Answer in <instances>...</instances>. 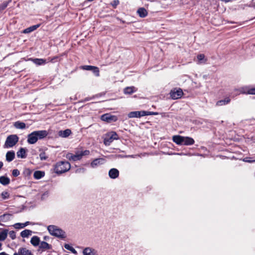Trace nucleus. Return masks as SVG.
<instances>
[{
  "instance_id": "1",
  "label": "nucleus",
  "mask_w": 255,
  "mask_h": 255,
  "mask_svg": "<svg viewBox=\"0 0 255 255\" xmlns=\"http://www.w3.org/2000/svg\"><path fill=\"white\" fill-rule=\"evenodd\" d=\"M48 133L45 130L34 131L27 135V142L29 144L35 143L38 139L45 137Z\"/></svg>"
},
{
  "instance_id": "2",
  "label": "nucleus",
  "mask_w": 255,
  "mask_h": 255,
  "mask_svg": "<svg viewBox=\"0 0 255 255\" xmlns=\"http://www.w3.org/2000/svg\"><path fill=\"white\" fill-rule=\"evenodd\" d=\"M47 229L49 233L52 236L61 239H64L66 237L65 231L56 225H49L47 226Z\"/></svg>"
},
{
  "instance_id": "3",
  "label": "nucleus",
  "mask_w": 255,
  "mask_h": 255,
  "mask_svg": "<svg viewBox=\"0 0 255 255\" xmlns=\"http://www.w3.org/2000/svg\"><path fill=\"white\" fill-rule=\"evenodd\" d=\"M71 165L68 161H61L54 165V172L57 174H61L70 170Z\"/></svg>"
},
{
  "instance_id": "4",
  "label": "nucleus",
  "mask_w": 255,
  "mask_h": 255,
  "mask_svg": "<svg viewBox=\"0 0 255 255\" xmlns=\"http://www.w3.org/2000/svg\"><path fill=\"white\" fill-rule=\"evenodd\" d=\"M18 137L16 134L8 136L4 143V148H10L14 146L18 141Z\"/></svg>"
},
{
  "instance_id": "5",
  "label": "nucleus",
  "mask_w": 255,
  "mask_h": 255,
  "mask_svg": "<svg viewBox=\"0 0 255 255\" xmlns=\"http://www.w3.org/2000/svg\"><path fill=\"white\" fill-rule=\"evenodd\" d=\"M118 135L115 131H112L106 135L104 140V143L106 146H109L113 142L114 140L118 139Z\"/></svg>"
},
{
  "instance_id": "6",
  "label": "nucleus",
  "mask_w": 255,
  "mask_h": 255,
  "mask_svg": "<svg viewBox=\"0 0 255 255\" xmlns=\"http://www.w3.org/2000/svg\"><path fill=\"white\" fill-rule=\"evenodd\" d=\"M66 157L70 161H76L80 160L82 158L80 151H77L75 154L68 153L66 154Z\"/></svg>"
},
{
  "instance_id": "7",
  "label": "nucleus",
  "mask_w": 255,
  "mask_h": 255,
  "mask_svg": "<svg viewBox=\"0 0 255 255\" xmlns=\"http://www.w3.org/2000/svg\"><path fill=\"white\" fill-rule=\"evenodd\" d=\"M101 119L103 121L106 122L107 123H112L116 122L118 120L117 116L112 115L110 114H105L101 116Z\"/></svg>"
},
{
  "instance_id": "8",
  "label": "nucleus",
  "mask_w": 255,
  "mask_h": 255,
  "mask_svg": "<svg viewBox=\"0 0 255 255\" xmlns=\"http://www.w3.org/2000/svg\"><path fill=\"white\" fill-rule=\"evenodd\" d=\"M235 91L239 92L236 95L242 94H248L255 95V88L249 89L247 87H243L239 89H235Z\"/></svg>"
},
{
  "instance_id": "9",
  "label": "nucleus",
  "mask_w": 255,
  "mask_h": 255,
  "mask_svg": "<svg viewBox=\"0 0 255 255\" xmlns=\"http://www.w3.org/2000/svg\"><path fill=\"white\" fill-rule=\"evenodd\" d=\"M106 162L105 159L103 158H98L94 159L91 163V167L95 168L101 165L104 164Z\"/></svg>"
},
{
  "instance_id": "10",
  "label": "nucleus",
  "mask_w": 255,
  "mask_h": 255,
  "mask_svg": "<svg viewBox=\"0 0 255 255\" xmlns=\"http://www.w3.org/2000/svg\"><path fill=\"white\" fill-rule=\"evenodd\" d=\"M128 118H140L145 116V111L130 112L128 114Z\"/></svg>"
},
{
  "instance_id": "11",
  "label": "nucleus",
  "mask_w": 255,
  "mask_h": 255,
  "mask_svg": "<svg viewBox=\"0 0 255 255\" xmlns=\"http://www.w3.org/2000/svg\"><path fill=\"white\" fill-rule=\"evenodd\" d=\"M183 91L181 89H174L170 92V97L172 99L180 98L183 95Z\"/></svg>"
},
{
  "instance_id": "12",
  "label": "nucleus",
  "mask_w": 255,
  "mask_h": 255,
  "mask_svg": "<svg viewBox=\"0 0 255 255\" xmlns=\"http://www.w3.org/2000/svg\"><path fill=\"white\" fill-rule=\"evenodd\" d=\"M108 174L110 178L115 179L119 177V171L117 169L113 168L109 171Z\"/></svg>"
},
{
  "instance_id": "13",
  "label": "nucleus",
  "mask_w": 255,
  "mask_h": 255,
  "mask_svg": "<svg viewBox=\"0 0 255 255\" xmlns=\"http://www.w3.org/2000/svg\"><path fill=\"white\" fill-rule=\"evenodd\" d=\"M83 255H98L97 251L90 247H87L83 251Z\"/></svg>"
},
{
  "instance_id": "14",
  "label": "nucleus",
  "mask_w": 255,
  "mask_h": 255,
  "mask_svg": "<svg viewBox=\"0 0 255 255\" xmlns=\"http://www.w3.org/2000/svg\"><path fill=\"white\" fill-rule=\"evenodd\" d=\"M184 136L180 135H174L172 137L173 141L178 145H183Z\"/></svg>"
},
{
  "instance_id": "15",
  "label": "nucleus",
  "mask_w": 255,
  "mask_h": 255,
  "mask_svg": "<svg viewBox=\"0 0 255 255\" xmlns=\"http://www.w3.org/2000/svg\"><path fill=\"white\" fill-rule=\"evenodd\" d=\"M39 248L42 251L46 250H49L51 248V246L45 242H41L39 245Z\"/></svg>"
},
{
  "instance_id": "16",
  "label": "nucleus",
  "mask_w": 255,
  "mask_h": 255,
  "mask_svg": "<svg viewBox=\"0 0 255 255\" xmlns=\"http://www.w3.org/2000/svg\"><path fill=\"white\" fill-rule=\"evenodd\" d=\"M183 145H190L194 143V140L190 137L184 136Z\"/></svg>"
},
{
  "instance_id": "17",
  "label": "nucleus",
  "mask_w": 255,
  "mask_h": 255,
  "mask_svg": "<svg viewBox=\"0 0 255 255\" xmlns=\"http://www.w3.org/2000/svg\"><path fill=\"white\" fill-rule=\"evenodd\" d=\"M71 131L69 129H66L64 130H60L58 132V135L62 137H67L70 135Z\"/></svg>"
},
{
  "instance_id": "18",
  "label": "nucleus",
  "mask_w": 255,
  "mask_h": 255,
  "mask_svg": "<svg viewBox=\"0 0 255 255\" xmlns=\"http://www.w3.org/2000/svg\"><path fill=\"white\" fill-rule=\"evenodd\" d=\"M15 157V153L13 151H9L6 153V160L8 162L12 161Z\"/></svg>"
},
{
  "instance_id": "19",
  "label": "nucleus",
  "mask_w": 255,
  "mask_h": 255,
  "mask_svg": "<svg viewBox=\"0 0 255 255\" xmlns=\"http://www.w3.org/2000/svg\"><path fill=\"white\" fill-rule=\"evenodd\" d=\"M40 26V24H36L34 25H32L31 26H30L23 31V33H30L35 30H36L37 28H38Z\"/></svg>"
},
{
  "instance_id": "20",
  "label": "nucleus",
  "mask_w": 255,
  "mask_h": 255,
  "mask_svg": "<svg viewBox=\"0 0 255 255\" xmlns=\"http://www.w3.org/2000/svg\"><path fill=\"white\" fill-rule=\"evenodd\" d=\"M30 243L34 247L39 246L40 243V238L36 236H33L31 239Z\"/></svg>"
},
{
  "instance_id": "21",
  "label": "nucleus",
  "mask_w": 255,
  "mask_h": 255,
  "mask_svg": "<svg viewBox=\"0 0 255 255\" xmlns=\"http://www.w3.org/2000/svg\"><path fill=\"white\" fill-rule=\"evenodd\" d=\"M231 101L229 97H226L224 100H221L217 102V105L221 106L229 104Z\"/></svg>"
},
{
  "instance_id": "22",
  "label": "nucleus",
  "mask_w": 255,
  "mask_h": 255,
  "mask_svg": "<svg viewBox=\"0 0 255 255\" xmlns=\"http://www.w3.org/2000/svg\"><path fill=\"white\" fill-rule=\"evenodd\" d=\"M17 156L19 158H24L26 157V151L24 148H20L16 153Z\"/></svg>"
},
{
  "instance_id": "23",
  "label": "nucleus",
  "mask_w": 255,
  "mask_h": 255,
  "mask_svg": "<svg viewBox=\"0 0 255 255\" xmlns=\"http://www.w3.org/2000/svg\"><path fill=\"white\" fill-rule=\"evenodd\" d=\"M138 14L140 17H144L147 14L146 10L143 7L139 8L137 11Z\"/></svg>"
},
{
  "instance_id": "24",
  "label": "nucleus",
  "mask_w": 255,
  "mask_h": 255,
  "mask_svg": "<svg viewBox=\"0 0 255 255\" xmlns=\"http://www.w3.org/2000/svg\"><path fill=\"white\" fill-rule=\"evenodd\" d=\"M14 127L17 129H24L26 127L25 124L21 122L17 121L14 123Z\"/></svg>"
},
{
  "instance_id": "25",
  "label": "nucleus",
  "mask_w": 255,
  "mask_h": 255,
  "mask_svg": "<svg viewBox=\"0 0 255 255\" xmlns=\"http://www.w3.org/2000/svg\"><path fill=\"white\" fill-rule=\"evenodd\" d=\"M45 175V173L42 171H36L34 172L33 176L36 179H39L43 177Z\"/></svg>"
},
{
  "instance_id": "26",
  "label": "nucleus",
  "mask_w": 255,
  "mask_h": 255,
  "mask_svg": "<svg viewBox=\"0 0 255 255\" xmlns=\"http://www.w3.org/2000/svg\"><path fill=\"white\" fill-rule=\"evenodd\" d=\"M136 91V89L134 87H128L125 88L124 93L125 94H131Z\"/></svg>"
},
{
  "instance_id": "27",
  "label": "nucleus",
  "mask_w": 255,
  "mask_h": 255,
  "mask_svg": "<svg viewBox=\"0 0 255 255\" xmlns=\"http://www.w3.org/2000/svg\"><path fill=\"white\" fill-rule=\"evenodd\" d=\"M8 230L7 229L3 230L0 233V241H3L5 240L7 236Z\"/></svg>"
},
{
  "instance_id": "28",
  "label": "nucleus",
  "mask_w": 255,
  "mask_h": 255,
  "mask_svg": "<svg viewBox=\"0 0 255 255\" xmlns=\"http://www.w3.org/2000/svg\"><path fill=\"white\" fill-rule=\"evenodd\" d=\"M197 58L198 64H204L207 61V59L205 57V55L202 54L198 55Z\"/></svg>"
},
{
  "instance_id": "29",
  "label": "nucleus",
  "mask_w": 255,
  "mask_h": 255,
  "mask_svg": "<svg viewBox=\"0 0 255 255\" xmlns=\"http://www.w3.org/2000/svg\"><path fill=\"white\" fill-rule=\"evenodd\" d=\"M0 183L3 185H7L10 183V179L4 176H0Z\"/></svg>"
},
{
  "instance_id": "30",
  "label": "nucleus",
  "mask_w": 255,
  "mask_h": 255,
  "mask_svg": "<svg viewBox=\"0 0 255 255\" xmlns=\"http://www.w3.org/2000/svg\"><path fill=\"white\" fill-rule=\"evenodd\" d=\"M32 232L29 230H24L20 233V236L22 238H28L29 236L31 235Z\"/></svg>"
},
{
  "instance_id": "31",
  "label": "nucleus",
  "mask_w": 255,
  "mask_h": 255,
  "mask_svg": "<svg viewBox=\"0 0 255 255\" xmlns=\"http://www.w3.org/2000/svg\"><path fill=\"white\" fill-rule=\"evenodd\" d=\"M18 253L21 255H30L32 253L30 251L26 248H20L19 249Z\"/></svg>"
},
{
  "instance_id": "32",
  "label": "nucleus",
  "mask_w": 255,
  "mask_h": 255,
  "mask_svg": "<svg viewBox=\"0 0 255 255\" xmlns=\"http://www.w3.org/2000/svg\"><path fill=\"white\" fill-rule=\"evenodd\" d=\"M33 62L37 65H41L44 64L45 63V60H44L43 59H34L33 60Z\"/></svg>"
},
{
  "instance_id": "33",
  "label": "nucleus",
  "mask_w": 255,
  "mask_h": 255,
  "mask_svg": "<svg viewBox=\"0 0 255 255\" xmlns=\"http://www.w3.org/2000/svg\"><path fill=\"white\" fill-rule=\"evenodd\" d=\"M39 195L40 196L41 199L42 200H44L48 198L49 196V192L47 191H44L39 193Z\"/></svg>"
},
{
  "instance_id": "34",
  "label": "nucleus",
  "mask_w": 255,
  "mask_h": 255,
  "mask_svg": "<svg viewBox=\"0 0 255 255\" xmlns=\"http://www.w3.org/2000/svg\"><path fill=\"white\" fill-rule=\"evenodd\" d=\"M10 217V215L9 214H4L0 216V220L2 222H6L9 219Z\"/></svg>"
},
{
  "instance_id": "35",
  "label": "nucleus",
  "mask_w": 255,
  "mask_h": 255,
  "mask_svg": "<svg viewBox=\"0 0 255 255\" xmlns=\"http://www.w3.org/2000/svg\"><path fill=\"white\" fill-rule=\"evenodd\" d=\"M1 197L4 200L7 199L9 197V194L7 191H3L1 194Z\"/></svg>"
},
{
  "instance_id": "36",
  "label": "nucleus",
  "mask_w": 255,
  "mask_h": 255,
  "mask_svg": "<svg viewBox=\"0 0 255 255\" xmlns=\"http://www.w3.org/2000/svg\"><path fill=\"white\" fill-rule=\"evenodd\" d=\"M13 227L16 229H22L24 228L23 223H17L13 225Z\"/></svg>"
},
{
  "instance_id": "37",
  "label": "nucleus",
  "mask_w": 255,
  "mask_h": 255,
  "mask_svg": "<svg viewBox=\"0 0 255 255\" xmlns=\"http://www.w3.org/2000/svg\"><path fill=\"white\" fill-rule=\"evenodd\" d=\"M93 66H90V65H84L82 67V68L83 70H87V71H91L94 68Z\"/></svg>"
},
{
  "instance_id": "38",
  "label": "nucleus",
  "mask_w": 255,
  "mask_h": 255,
  "mask_svg": "<svg viewBox=\"0 0 255 255\" xmlns=\"http://www.w3.org/2000/svg\"><path fill=\"white\" fill-rule=\"evenodd\" d=\"M39 158L41 160H45L47 159L48 157L46 155L45 153L43 152L40 153Z\"/></svg>"
},
{
  "instance_id": "39",
  "label": "nucleus",
  "mask_w": 255,
  "mask_h": 255,
  "mask_svg": "<svg viewBox=\"0 0 255 255\" xmlns=\"http://www.w3.org/2000/svg\"><path fill=\"white\" fill-rule=\"evenodd\" d=\"M9 237L12 239L14 240L16 238L15 232L14 231H10L8 233Z\"/></svg>"
},
{
  "instance_id": "40",
  "label": "nucleus",
  "mask_w": 255,
  "mask_h": 255,
  "mask_svg": "<svg viewBox=\"0 0 255 255\" xmlns=\"http://www.w3.org/2000/svg\"><path fill=\"white\" fill-rule=\"evenodd\" d=\"M80 152L81 153L82 158L84 156H87V155H89L90 153V151L89 150H84V151H80Z\"/></svg>"
},
{
  "instance_id": "41",
  "label": "nucleus",
  "mask_w": 255,
  "mask_h": 255,
  "mask_svg": "<svg viewBox=\"0 0 255 255\" xmlns=\"http://www.w3.org/2000/svg\"><path fill=\"white\" fill-rule=\"evenodd\" d=\"M91 71H93V72L96 75V76H99V70L98 67L94 66V68Z\"/></svg>"
},
{
  "instance_id": "42",
  "label": "nucleus",
  "mask_w": 255,
  "mask_h": 255,
  "mask_svg": "<svg viewBox=\"0 0 255 255\" xmlns=\"http://www.w3.org/2000/svg\"><path fill=\"white\" fill-rule=\"evenodd\" d=\"M12 174L13 176L17 177L19 175L20 172L18 169H14L12 170Z\"/></svg>"
},
{
  "instance_id": "43",
  "label": "nucleus",
  "mask_w": 255,
  "mask_h": 255,
  "mask_svg": "<svg viewBox=\"0 0 255 255\" xmlns=\"http://www.w3.org/2000/svg\"><path fill=\"white\" fill-rule=\"evenodd\" d=\"M145 116L149 115H157L158 114L157 112L145 111Z\"/></svg>"
},
{
  "instance_id": "44",
  "label": "nucleus",
  "mask_w": 255,
  "mask_h": 255,
  "mask_svg": "<svg viewBox=\"0 0 255 255\" xmlns=\"http://www.w3.org/2000/svg\"><path fill=\"white\" fill-rule=\"evenodd\" d=\"M119 2H120L119 0H114L113 1H112L111 4L113 7L116 8V6L119 4Z\"/></svg>"
},
{
  "instance_id": "45",
  "label": "nucleus",
  "mask_w": 255,
  "mask_h": 255,
  "mask_svg": "<svg viewBox=\"0 0 255 255\" xmlns=\"http://www.w3.org/2000/svg\"><path fill=\"white\" fill-rule=\"evenodd\" d=\"M7 4H8V3L6 1L4 2L0 5V9H4L7 6Z\"/></svg>"
},
{
  "instance_id": "46",
  "label": "nucleus",
  "mask_w": 255,
  "mask_h": 255,
  "mask_svg": "<svg viewBox=\"0 0 255 255\" xmlns=\"http://www.w3.org/2000/svg\"><path fill=\"white\" fill-rule=\"evenodd\" d=\"M64 248L66 249L69 250V251H71V249H73V247L72 246H71L70 245L67 244L64 245Z\"/></svg>"
},
{
  "instance_id": "47",
  "label": "nucleus",
  "mask_w": 255,
  "mask_h": 255,
  "mask_svg": "<svg viewBox=\"0 0 255 255\" xmlns=\"http://www.w3.org/2000/svg\"><path fill=\"white\" fill-rule=\"evenodd\" d=\"M243 161H244L245 162H249V163H252V162H255V160H249L248 157H246V158H245L243 159Z\"/></svg>"
},
{
  "instance_id": "48",
  "label": "nucleus",
  "mask_w": 255,
  "mask_h": 255,
  "mask_svg": "<svg viewBox=\"0 0 255 255\" xmlns=\"http://www.w3.org/2000/svg\"><path fill=\"white\" fill-rule=\"evenodd\" d=\"M70 251L75 255H77V251L73 248V249H71Z\"/></svg>"
},
{
  "instance_id": "49",
  "label": "nucleus",
  "mask_w": 255,
  "mask_h": 255,
  "mask_svg": "<svg viewBox=\"0 0 255 255\" xmlns=\"http://www.w3.org/2000/svg\"><path fill=\"white\" fill-rule=\"evenodd\" d=\"M29 222H26L24 223H23V227L24 228L26 226H27V225H28L29 224Z\"/></svg>"
},
{
  "instance_id": "50",
  "label": "nucleus",
  "mask_w": 255,
  "mask_h": 255,
  "mask_svg": "<svg viewBox=\"0 0 255 255\" xmlns=\"http://www.w3.org/2000/svg\"><path fill=\"white\" fill-rule=\"evenodd\" d=\"M134 156H135V155H134L125 156L126 157H131V158H134Z\"/></svg>"
},
{
  "instance_id": "51",
  "label": "nucleus",
  "mask_w": 255,
  "mask_h": 255,
  "mask_svg": "<svg viewBox=\"0 0 255 255\" xmlns=\"http://www.w3.org/2000/svg\"><path fill=\"white\" fill-rule=\"evenodd\" d=\"M3 166V163L1 161H0V169L2 168Z\"/></svg>"
},
{
  "instance_id": "52",
  "label": "nucleus",
  "mask_w": 255,
  "mask_h": 255,
  "mask_svg": "<svg viewBox=\"0 0 255 255\" xmlns=\"http://www.w3.org/2000/svg\"><path fill=\"white\" fill-rule=\"evenodd\" d=\"M173 154H177V155H182L183 154L182 153H174Z\"/></svg>"
},
{
  "instance_id": "53",
  "label": "nucleus",
  "mask_w": 255,
  "mask_h": 255,
  "mask_svg": "<svg viewBox=\"0 0 255 255\" xmlns=\"http://www.w3.org/2000/svg\"><path fill=\"white\" fill-rule=\"evenodd\" d=\"M49 239V237L45 236V237H44V239L45 240H47V239Z\"/></svg>"
},
{
  "instance_id": "54",
  "label": "nucleus",
  "mask_w": 255,
  "mask_h": 255,
  "mask_svg": "<svg viewBox=\"0 0 255 255\" xmlns=\"http://www.w3.org/2000/svg\"><path fill=\"white\" fill-rule=\"evenodd\" d=\"M13 255H20L19 253L17 254V253H14L13 254Z\"/></svg>"
},
{
  "instance_id": "55",
  "label": "nucleus",
  "mask_w": 255,
  "mask_h": 255,
  "mask_svg": "<svg viewBox=\"0 0 255 255\" xmlns=\"http://www.w3.org/2000/svg\"><path fill=\"white\" fill-rule=\"evenodd\" d=\"M1 244L0 243V250H1Z\"/></svg>"
}]
</instances>
